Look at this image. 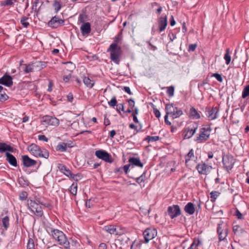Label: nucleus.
Segmentation results:
<instances>
[{
	"label": "nucleus",
	"mask_w": 249,
	"mask_h": 249,
	"mask_svg": "<svg viewBox=\"0 0 249 249\" xmlns=\"http://www.w3.org/2000/svg\"><path fill=\"white\" fill-rule=\"evenodd\" d=\"M48 233H51L53 239L56 241L59 245L67 248L69 242L65 234L61 231L57 229H54L53 228H49Z\"/></svg>",
	"instance_id": "f257e3e1"
},
{
	"label": "nucleus",
	"mask_w": 249,
	"mask_h": 249,
	"mask_svg": "<svg viewBox=\"0 0 249 249\" xmlns=\"http://www.w3.org/2000/svg\"><path fill=\"white\" fill-rule=\"evenodd\" d=\"M107 52L110 53V58L116 64H119L122 55V50L119 46H115V44H110L107 50Z\"/></svg>",
	"instance_id": "f03ea898"
},
{
	"label": "nucleus",
	"mask_w": 249,
	"mask_h": 249,
	"mask_svg": "<svg viewBox=\"0 0 249 249\" xmlns=\"http://www.w3.org/2000/svg\"><path fill=\"white\" fill-rule=\"evenodd\" d=\"M28 151L33 156L36 157H42L48 159L49 153L48 150L45 149H41L39 146L36 144H32L28 147Z\"/></svg>",
	"instance_id": "7ed1b4c3"
},
{
	"label": "nucleus",
	"mask_w": 249,
	"mask_h": 249,
	"mask_svg": "<svg viewBox=\"0 0 249 249\" xmlns=\"http://www.w3.org/2000/svg\"><path fill=\"white\" fill-rule=\"evenodd\" d=\"M212 128L209 125H206L200 129L199 136L196 141L199 143L204 142L208 140L210 136Z\"/></svg>",
	"instance_id": "20e7f679"
},
{
	"label": "nucleus",
	"mask_w": 249,
	"mask_h": 249,
	"mask_svg": "<svg viewBox=\"0 0 249 249\" xmlns=\"http://www.w3.org/2000/svg\"><path fill=\"white\" fill-rule=\"evenodd\" d=\"M27 205L30 211L36 216L41 217L43 215L42 207L36 201L28 199L27 200Z\"/></svg>",
	"instance_id": "39448f33"
},
{
	"label": "nucleus",
	"mask_w": 249,
	"mask_h": 249,
	"mask_svg": "<svg viewBox=\"0 0 249 249\" xmlns=\"http://www.w3.org/2000/svg\"><path fill=\"white\" fill-rule=\"evenodd\" d=\"M165 109L167 115H170L173 119L178 118L183 114L182 110L174 106L173 104L167 105Z\"/></svg>",
	"instance_id": "423d86ee"
},
{
	"label": "nucleus",
	"mask_w": 249,
	"mask_h": 249,
	"mask_svg": "<svg viewBox=\"0 0 249 249\" xmlns=\"http://www.w3.org/2000/svg\"><path fill=\"white\" fill-rule=\"evenodd\" d=\"M235 160L233 157L229 154H223L222 162L224 167L227 171H229L233 168Z\"/></svg>",
	"instance_id": "0eeeda50"
},
{
	"label": "nucleus",
	"mask_w": 249,
	"mask_h": 249,
	"mask_svg": "<svg viewBox=\"0 0 249 249\" xmlns=\"http://www.w3.org/2000/svg\"><path fill=\"white\" fill-rule=\"evenodd\" d=\"M217 232L220 241L225 239L228 234V228L226 224L221 221L218 225Z\"/></svg>",
	"instance_id": "6e6552de"
},
{
	"label": "nucleus",
	"mask_w": 249,
	"mask_h": 249,
	"mask_svg": "<svg viewBox=\"0 0 249 249\" xmlns=\"http://www.w3.org/2000/svg\"><path fill=\"white\" fill-rule=\"evenodd\" d=\"M157 235V231L156 229L148 228L143 232V235L144 239V242L147 243L148 242L154 238Z\"/></svg>",
	"instance_id": "1a4fd4ad"
},
{
	"label": "nucleus",
	"mask_w": 249,
	"mask_h": 249,
	"mask_svg": "<svg viewBox=\"0 0 249 249\" xmlns=\"http://www.w3.org/2000/svg\"><path fill=\"white\" fill-rule=\"evenodd\" d=\"M95 155L98 158L102 160L105 162L110 163L113 161V159L111 156L105 150H97L95 151Z\"/></svg>",
	"instance_id": "9d476101"
},
{
	"label": "nucleus",
	"mask_w": 249,
	"mask_h": 249,
	"mask_svg": "<svg viewBox=\"0 0 249 249\" xmlns=\"http://www.w3.org/2000/svg\"><path fill=\"white\" fill-rule=\"evenodd\" d=\"M167 213L171 219H174L181 214V210L178 205H173L168 207Z\"/></svg>",
	"instance_id": "9b49d317"
},
{
	"label": "nucleus",
	"mask_w": 249,
	"mask_h": 249,
	"mask_svg": "<svg viewBox=\"0 0 249 249\" xmlns=\"http://www.w3.org/2000/svg\"><path fill=\"white\" fill-rule=\"evenodd\" d=\"M219 109L217 107H208L206 108V115L209 120H213L218 117Z\"/></svg>",
	"instance_id": "f8f14e48"
},
{
	"label": "nucleus",
	"mask_w": 249,
	"mask_h": 249,
	"mask_svg": "<svg viewBox=\"0 0 249 249\" xmlns=\"http://www.w3.org/2000/svg\"><path fill=\"white\" fill-rule=\"evenodd\" d=\"M42 122L45 124L57 126L59 124V120L56 117L46 115L42 118Z\"/></svg>",
	"instance_id": "ddd939ff"
},
{
	"label": "nucleus",
	"mask_w": 249,
	"mask_h": 249,
	"mask_svg": "<svg viewBox=\"0 0 249 249\" xmlns=\"http://www.w3.org/2000/svg\"><path fill=\"white\" fill-rule=\"evenodd\" d=\"M196 169L200 174L207 175L211 172L212 167L205 163L202 162L197 165Z\"/></svg>",
	"instance_id": "4468645a"
},
{
	"label": "nucleus",
	"mask_w": 249,
	"mask_h": 249,
	"mask_svg": "<svg viewBox=\"0 0 249 249\" xmlns=\"http://www.w3.org/2000/svg\"><path fill=\"white\" fill-rule=\"evenodd\" d=\"M64 20L58 16H54L48 22V26L53 28H56L64 25Z\"/></svg>",
	"instance_id": "2eb2a0df"
},
{
	"label": "nucleus",
	"mask_w": 249,
	"mask_h": 249,
	"mask_svg": "<svg viewBox=\"0 0 249 249\" xmlns=\"http://www.w3.org/2000/svg\"><path fill=\"white\" fill-rule=\"evenodd\" d=\"M12 77L5 73L0 78V84L8 87H10L13 85Z\"/></svg>",
	"instance_id": "dca6fc26"
},
{
	"label": "nucleus",
	"mask_w": 249,
	"mask_h": 249,
	"mask_svg": "<svg viewBox=\"0 0 249 249\" xmlns=\"http://www.w3.org/2000/svg\"><path fill=\"white\" fill-rule=\"evenodd\" d=\"M103 230L110 234L121 235L122 232L118 231L115 225H108L103 227Z\"/></svg>",
	"instance_id": "f3484780"
},
{
	"label": "nucleus",
	"mask_w": 249,
	"mask_h": 249,
	"mask_svg": "<svg viewBox=\"0 0 249 249\" xmlns=\"http://www.w3.org/2000/svg\"><path fill=\"white\" fill-rule=\"evenodd\" d=\"M22 160L24 166L26 167H33L37 163L36 160L31 159L27 155L22 156Z\"/></svg>",
	"instance_id": "a211bd4d"
},
{
	"label": "nucleus",
	"mask_w": 249,
	"mask_h": 249,
	"mask_svg": "<svg viewBox=\"0 0 249 249\" xmlns=\"http://www.w3.org/2000/svg\"><path fill=\"white\" fill-rule=\"evenodd\" d=\"M81 33L84 36H88L91 32V25L89 22H84L80 27Z\"/></svg>",
	"instance_id": "6ab92c4d"
},
{
	"label": "nucleus",
	"mask_w": 249,
	"mask_h": 249,
	"mask_svg": "<svg viewBox=\"0 0 249 249\" xmlns=\"http://www.w3.org/2000/svg\"><path fill=\"white\" fill-rule=\"evenodd\" d=\"M200 114L201 112L198 111L194 107H191L188 115L192 119L197 120L200 118Z\"/></svg>",
	"instance_id": "aec40b11"
},
{
	"label": "nucleus",
	"mask_w": 249,
	"mask_h": 249,
	"mask_svg": "<svg viewBox=\"0 0 249 249\" xmlns=\"http://www.w3.org/2000/svg\"><path fill=\"white\" fill-rule=\"evenodd\" d=\"M34 64H21V71H22L24 74H28L29 73L33 72L34 71Z\"/></svg>",
	"instance_id": "412c9836"
},
{
	"label": "nucleus",
	"mask_w": 249,
	"mask_h": 249,
	"mask_svg": "<svg viewBox=\"0 0 249 249\" xmlns=\"http://www.w3.org/2000/svg\"><path fill=\"white\" fill-rule=\"evenodd\" d=\"M167 25V17L166 16L161 17L159 19V27L160 32L164 31Z\"/></svg>",
	"instance_id": "4be33fe9"
},
{
	"label": "nucleus",
	"mask_w": 249,
	"mask_h": 249,
	"mask_svg": "<svg viewBox=\"0 0 249 249\" xmlns=\"http://www.w3.org/2000/svg\"><path fill=\"white\" fill-rule=\"evenodd\" d=\"M5 156L6 157V160L10 164L14 167L17 166L18 164L17 159L12 154L9 153V152H6Z\"/></svg>",
	"instance_id": "5701e85b"
},
{
	"label": "nucleus",
	"mask_w": 249,
	"mask_h": 249,
	"mask_svg": "<svg viewBox=\"0 0 249 249\" xmlns=\"http://www.w3.org/2000/svg\"><path fill=\"white\" fill-rule=\"evenodd\" d=\"M184 210L189 215L193 214L196 211L195 206L192 202H188L184 207Z\"/></svg>",
	"instance_id": "b1692460"
},
{
	"label": "nucleus",
	"mask_w": 249,
	"mask_h": 249,
	"mask_svg": "<svg viewBox=\"0 0 249 249\" xmlns=\"http://www.w3.org/2000/svg\"><path fill=\"white\" fill-rule=\"evenodd\" d=\"M14 152V148L5 142H0V153L5 152Z\"/></svg>",
	"instance_id": "393cba45"
},
{
	"label": "nucleus",
	"mask_w": 249,
	"mask_h": 249,
	"mask_svg": "<svg viewBox=\"0 0 249 249\" xmlns=\"http://www.w3.org/2000/svg\"><path fill=\"white\" fill-rule=\"evenodd\" d=\"M196 126H193L192 127H189L187 129V131L184 135V138L189 139L191 138L194 134L196 133V130L197 129Z\"/></svg>",
	"instance_id": "a878e982"
},
{
	"label": "nucleus",
	"mask_w": 249,
	"mask_h": 249,
	"mask_svg": "<svg viewBox=\"0 0 249 249\" xmlns=\"http://www.w3.org/2000/svg\"><path fill=\"white\" fill-rule=\"evenodd\" d=\"M202 242L199 238H194L193 243L187 249H198V248L201 246Z\"/></svg>",
	"instance_id": "bb28decb"
},
{
	"label": "nucleus",
	"mask_w": 249,
	"mask_h": 249,
	"mask_svg": "<svg viewBox=\"0 0 249 249\" xmlns=\"http://www.w3.org/2000/svg\"><path fill=\"white\" fill-rule=\"evenodd\" d=\"M128 161L131 165H135L141 168H142L143 166L140 160L137 158L131 157L129 159Z\"/></svg>",
	"instance_id": "cd10ccee"
},
{
	"label": "nucleus",
	"mask_w": 249,
	"mask_h": 249,
	"mask_svg": "<svg viewBox=\"0 0 249 249\" xmlns=\"http://www.w3.org/2000/svg\"><path fill=\"white\" fill-rule=\"evenodd\" d=\"M195 159L194 155V151L193 149H191L188 153L185 156V163H187L191 160H194Z\"/></svg>",
	"instance_id": "c85d7f7f"
},
{
	"label": "nucleus",
	"mask_w": 249,
	"mask_h": 249,
	"mask_svg": "<svg viewBox=\"0 0 249 249\" xmlns=\"http://www.w3.org/2000/svg\"><path fill=\"white\" fill-rule=\"evenodd\" d=\"M83 81L85 85L89 88H92L94 85V81L90 79L88 77H84Z\"/></svg>",
	"instance_id": "c756f323"
},
{
	"label": "nucleus",
	"mask_w": 249,
	"mask_h": 249,
	"mask_svg": "<svg viewBox=\"0 0 249 249\" xmlns=\"http://www.w3.org/2000/svg\"><path fill=\"white\" fill-rule=\"evenodd\" d=\"M232 229L234 233L238 236L242 235L245 232L242 227L238 225L234 226Z\"/></svg>",
	"instance_id": "7c9ffc66"
},
{
	"label": "nucleus",
	"mask_w": 249,
	"mask_h": 249,
	"mask_svg": "<svg viewBox=\"0 0 249 249\" xmlns=\"http://www.w3.org/2000/svg\"><path fill=\"white\" fill-rule=\"evenodd\" d=\"M56 150L60 152H65L67 150L65 142H60L56 147Z\"/></svg>",
	"instance_id": "2f4dec72"
},
{
	"label": "nucleus",
	"mask_w": 249,
	"mask_h": 249,
	"mask_svg": "<svg viewBox=\"0 0 249 249\" xmlns=\"http://www.w3.org/2000/svg\"><path fill=\"white\" fill-rule=\"evenodd\" d=\"M77 183L76 182H73L69 188V191L71 193L75 196L77 194Z\"/></svg>",
	"instance_id": "473e14b6"
},
{
	"label": "nucleus",
	"mask_w": 249,
	"mask_h": 249,
	"mask_svg": "<svg viewBox=\"0 0 249 249\" xmlns=\"http://www.w3.org/2000/svg\"><path fill=\"white\" fill-rule=\"evenodd\" d=\"M210 195L211 201L212 202H214L217 197L220 195V193L218 191H212Z\"/></svg>",
	"instance_id": "72a5a7b5"
},
{
	"label": "nucleus",
	"mask_w": 249,
	"mask_h": 249,
	"mask_svg": "<svg viewBox=\"0 0 249 249\" xmlns=\"http://www.w3.org/2000/svg\"><path fill=\"white\" fill-rule=\"evenodd\" d=\"M224 59L226 61V64L228 65L230 64L231 60V57L230 56V49L227 48L226 50V53L224 57Z\"/></svg>",
	"instance_id": "f704fd0d"
},
{
	"label": "nucleus",
	"mask_w": 249,
	"mask_h": 249,
	"mask_svg": "<svg viewBox=\"0 0 249 249\" xmlns=\"http://www.w3.org/2000/svg\"><path fill=\"white\" fill-rule=\"evenodd\" d=\"M29 19L28 17L25 16L22 17L20 19V23L22 25V26L24 28H27L29 25V22L27 21Z\"/></svg>",
	"instance_id": "c9c22d12"
},
{
	"label": "nucleus",
	"mask_w": 249,
	"mask_h": 249,
	"mask_svg": "<svg viewBox=\"0 0 249 249\" xmlns=\"http://www.w3.org/2000/svg\"><path fill=\"white\" fill-rule=\"evenodd\" d=\"M160 140L159 136H147L144 139V141H147L148 143L150 142H154L158 141Z\"/></svg>",
	"instance_id": "e433bc0d"
},
{
	"label": "nucleus",
	"mask_w": 249,
	"mask_h": 249,
	"mask_svg": "<svg viewBox=\"0 0 249 249\" xmlns=\"http://www.w3.org/2000/svg\"><path fill=\"white\" fill-rule=\"evenodd\" d=\"M2 223L5 230H7L9 226V218L8 216H5L2 219Z\"/></svg>",
	"instance_id": "4c0bfd02"
},
{
	"label": "nucleus",
	"mask_w": 249,
	"mask_h": 249,
	"mask_svg": "<svg viewBox=\"0 0 249 249\" xmlns=\"http://www.w3.org/2000/svg\"><path fill=\"white\" fill-rule=\"evenodd\" d=\"M59 168L60 170L61 171V172L62 173H63L66 176H67L68 177L70 176L68 173L69 172L70 173H71V171L69 169H67V167H66V166H65L64 165H62V164L60 165V167Z\"/></svg>",
	"instance_id": "58836bf2"
},
{
	"label": "nucleus",
	"mask_w": 249,
	"mask_h": 249,
	"mask_svg": "<svg viewBox=\"0 0 249 249\" xmlns=\"http://www.w3.org/2000/svg\"><path fill=\"white\" fill-rule=\"evenodd\" d=\"M39 2L41 3V5L43 3L42 1H40V0H35V1H34V2L32 5V9L34 10V11L35 12H38L40 10V6L38 8H37V4Z\"/></svg>",
	"instance_id": "ea45409f"
},
{
	"label": "nucleus",
	"mask_w": 249,
	"mask_h": 249,
	"mask_svg": "<svg viewBox=\"0 0 249 249\" xmlns=\"http://www.w3.org/2000/svg\"><path fill=\"white\" fill-rule=\"evenodd\" d=\"M145 174L146 172H144L142 173V174L141 176L137 178H136V182L139 184H140L142 182H144L145 181Z\"/></svg>",
	"instance_id": "a19ab883"
},
{
	"label": "nucleus",
	"mask_w": 249,
	"mask_h": 249,
	"mask_svg": "<svg viewBox=\"0 0 249 249\" xmlns=\"http://www.w3.org/2000/svg\"><path fill=\"white\" fill-rule=\"evenodd\" d=\"M167 89V94L169 97H172L174 94L175 88L174 86H170L166 88Z\"/></svg>",
	"instance_id": "79ce46f5"
},
{
	"label": "nucleus",
	"mask_w": 249,
	"mask_h": 249,
	"mask_svg": "<svg viewBox=\"0 0 249 249\" xmlns=\"http://www.w3.org/2000/svg\"><path fill=\"white\" fill-rule=\"evenodd\" d=\"M249 96V84L247 85L242 92V97L245 98Z\"/></svg>",
	"instance_id": "37998d69"
},
{
	"label": "nucleus",
	"mask_w": 249,
	"mask_h": 249,
	"mask_svg": "<svg viewBox=\"0 0 249 249\" xmlns=\"http://www.w3.org/2000/svg\"><path fill=\"white\" fill-rule=\"evenodd\" d=\"M27 249H35V244L33 239L30 238L28 240L27 245Z\"/></svg>",
	"instance_id": "c03bdc74"
},
{
	"label": "nucleus",
	"mask_w": 249,
	"mask_h": 249,
	"mask_svg": "<svg viewBox=\"0 0 249 249\" xmlns=\"http://www.w3.org/2000/svg\"><path fill=\"white\" fill-rule=\"evenodd\" d=\"M8 98L7 95L4 92V91L0 90V101H5Z\"/></svg>",
	"instance_id": "a18cd8bd"
},
{
	"label": "nucleus",
	"mask_w": 249,
	"mask_h": 249,
	"mask_svg": "<svg viewBox=\"0 0 249 249\" xmlns=\"http://www.w3.org/2000/svg\"><path fill=\"white\" fill-rule=\"evenodd\" d=\"M108 104L109 106L112 107H114L115 106H117V102L116 97H113L111 100L108 102Z\"/></svg>",
	"instance_id": "49530a36"
},
{
	"label": "nucleus",
	"mask_w": 249,
	"mask_h": 249,
	"mask_svg": "<svg viewBox=\"0 0 249 249\" xmlns=\"http://www.w3.org/2000/svg\"><path fill=\"white\" fill-rule=\"evenodd\" d=\"M68 173H69V175H70V176L69 177L73 179L76 181H77L78 180L81 179L80 175H79V174L75 175L71 173H70L69 172Z\"/></svg>",
	"instance_id": "de8ad7c7"
},
{
	"label": "nucleus",
	"mask_w": 249,
	"mask_h": 249,
	"mask_svg": "<svg viewBox=\"0 0 249 249\" xmlns=\"http://www.w3.org/2000/svg\"><path fill=\"white\" fill-rule=\"evenodd\" d=\"M233 215L236 216L239 219H243V214L241 213L237 209H235V212L233 213Z\"/></svg>",
	"instance_id": "09e8293b"
},
{
	"label": "nucleus",
	"mask_w": 249,
	"mask_h": 249,
	"mask_svg": "<svg viewBox=\"0 0 249 249\" xmlns=\"http://www.w3.org/2000/svg\"><path fill=\"white\" fill-rule=\"evenodd\" d=\"M18 0H6L2 2L1 5L2 6L6 5H12L15 2H16Z\"/></svg>",
	"instance_id": "8fccbe9b"
},
{
	"label": "nucleus",
	"mask_w": 249,
	"mask_h": 249,
	"mask_svg": "<svg viewBox=\"0 0 249 249\" xmlns=\"http://www.w3.org/2000/svg\"><path fill=\"white\" fill-rule=\"evenodd\" d=\"M212 77H215L217 80L220 82H222L223 81V78L222 77V76L221 74L217 73H213L212 75Z\"/></svg>",
	"instance_id": "3c124183"
},
{
	"label": "nucleus",
	"mask_w": 249,
	"mask_h": 249,
	"mask_svg": "<svg viewBox=\"0 0 249 249\" xmlns=\"http://www.w3.org/2000/svg\"><path fill=\"white\" fill-rule=\"evenodd\" d=\"M27 195L26 192L23 191L20 193L19 198L21 200H25L27 198Z\"/></svg>",
	"instance_id": "603ef678"
},
{
	"label": "nucleus",
	"mask_w": 249,
	"mask_h": 249,
	"mask_svg": "<svg viewBox=\"0 0 249 249\" xmlns=\"http://www.w3.org/2000/svg\"><path fill=\"white\" fill-rule=\"evenodd\" d=\"M36 201L40 204L43 205L46 207H49L50 206V204L49 203H44L43 201L41 200V198H37L36 199Z\"/></svg>",
	"instance_id": "864d4df0"
},
{
	"label": "nucleus",
	"mask_w": 249,
	"mask_h": 249,
	"mask_svg": "<svg viewBox=\"0 0 249 249\" xmlns=\"http://www.w3.org/2000/svg\"><path fill=\"white\" fill-rule=\"evenodd\" d=\"M53 6L54 7L55 12H57L61 8V5L60 3L57 1L54 2Z\"/></svg>",
	"instance_id": "5fc2aeb1"
},
{
	"label": "nucleus",
	"mask_w": 249,
	"mask_h": 249,
	"mask_svg": "<svg viewBox=\"0 0 249 249\" xmlns=\"http://www.w3.org/2000/svg\"><path fill=\"white\" fill-rule=\"evenodd\" d=\"M121 38L119 36H116L114 39V42L111 44H115V46H118V44L120 42Z\"/></svg>",
	"instance_id": "6e6d98bb"
},
{
	"label": "nucleus",
	"mask_w": 249,
	"mask_h": 249,
	"mask_svg": "<svg viewBox=\"0 0 249 249\" xmlns=\"http://www.w3.org/2000/svg\"><path fill=\"white\" fill-rule=\"evenodd\" d=\"M129 107L133 109L135 107V101L133 99H130L128 100Z\"/></svg>",
	"instance_id": "4d7b16f0"
},
{
	"label": "nucleus",
	"mask_w": 249,
	"mask_h": 249,
	"mask_svg": "<svg viewBox=\"0 0 249 249\" xmlns=\"http://www.w3.org/2000/svg\"><path fill=\"white\" fill-rule=\"evenodd\" d=\"M38 139L40 141H43L46 142H48V138L44 135H38Z\"/></svg>",
	"instance_id": "13d9d810"
},
{
	"label": "nucleus",
	"mask_w": 249,
	"mask_h": 249,
	"mask_svg": "<svg viewBox=\"0 0 249 249\" xmlns=\"http://www.w3.org/2000/svg\"><path fill=\"white\" fill-rule=\"evenodd\" d=\"M197 45L196 44H190L188 48V51H194L196 48Z\"/></svg>",
	"instance_id": "bf43d9fd"
},
{
	"label": "nucleus",
	"mask_w": 249,
	"mask_h": 249,
	"mask_svg": "<svg viewBox=\"0 0 249 249\" xmlns=\"http://www.w3.org/2000/svg\"><path fill=\"white\" fill-rule=\"evenodd\" d=\"M116 109H117V111L120 113L121 114V112H120V110H122L123 111H124V104H121L120 105V106L119 107H117V108H116Z\"/></svg>",
	"instance_id": "052dcab7"
},
{
	"label": "nucleus",
	"mask_w": 249,
	"mask_h": 249,
	"mask_svg": "<svg viewBox=\"0 0 249 249\" xmlns=\"http://www.w3.org/2000/svg\"><path fill=\"white\" fill-rule=\"evenodd\" d=\"M123 90H124L125 92H127L129 95H132V93L130 89L128 87H124L123 88Z\"/></svg>",
	"instance_id": "680f3d73"
},
{
	"label": "nucleus",
	"mask_w": 249,
	"mask_h": 249,
	"mask_svg": "<svg viewBox=\"0 0 249 249\" xmlns=\"http://www.w3.org/2000/svg\"><path fill=\"white\" fill-rule=\"evenodd\" d=\"M154 113L155 116L159 118L160 116V111L157 108H154Z\"/></svg>",
	"instance_id": "e2e57ef3"
},
{
	"label": "nucleus",
	"mask_w": 249,
	"mask_h": 249,
	"mask_svg": "<svg viewBox=\"0 0 249 249\" xmlns=\"http://www.w3.org/2000/svg\"><path fill=\"white\" fill-rule=\"evenodd\" d=\"M130 166H131V165L130 164H126V165H125L122 168V169L124 170V172H125V173L126 174L128 173V170H129V168L130 167Z\"/></svg>",
	"instance_id": "0e129e2a"
},
{
	"label": "nucleus",
	"mask_w": 249,
	"mask_h": 249,
	"mask_svg": "<svg viewBox=\"0 0 249 249\" xmlns=\"http://www.w3.org/2000/svg\"><path fill=\"white\" fill-rule=\"evenodd\" d=\"M71 78V74H69L68 75H65L63 76V80L65 82H68L69 81Z\"/></svg>",
	"instance_id": "69168bd1"
},
{
	"label": "nucleus",
	"mask_w": 249,
	"mask_h": 249,
	"mask_svg": "<svg viewBox=\"0 0 249 249\" xmlns=\"http://www.w3.org/2000/svg\"><path fill=\"white\" fill-rule=\"evenodd\" d=\"M98 249H107V246L105 243H101L98 247Z\"/></svg>",
	"instance_id": "338daca9"
},
{
	"label": "nucleus",
	"mask_w": 249,
	"mask_h": 249,
	"mask_svg": "<svg viewBox=\"0 0 249 249\" xmlns=\"http://www.w3.org/2000/svg\"><path fill=\"white\" fill-rule=\"evenodd\" d=\"M146 43L149 45V46L151 47V48H150L151 50H152L153 51H155L157 49V47L153 45L150 41H146Z\"/></svg>",
	"instance_id": "774afa93"
}]
</instances>
